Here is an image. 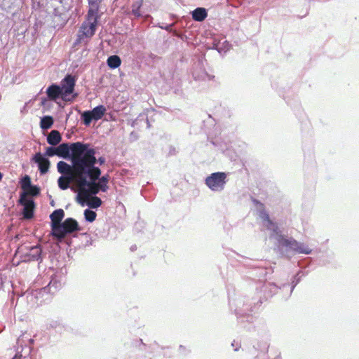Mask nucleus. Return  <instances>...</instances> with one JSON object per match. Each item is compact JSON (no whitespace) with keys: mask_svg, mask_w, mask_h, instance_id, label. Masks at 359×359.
<instances>
[{"mask_svg":"<svg viewBox=\"0 0 359 359\" xmlns=\"http://www.w3.org/2000/svg\"><path fill=\"white\" fill-rule=\"evenodd\" d=\"M88 146L81 142H75L72 144V165L65 161H59L57 168L63 175L57 180L58 187L62 190L69 187L70 183H74L77 187H86L84 177V151Z\"/></svg>","mask_w":359,"mask_h":359,"instance_id":"nucleus-1","label":"nucleus"},{"mask_svg":"<svg viewBox=\"0 0 359 359\" xmlns=\"http://www.w3.org/2000/svg\"><path fill=\"white\" fill-rule=\"evenodd\" d=\"M95 154L93 149H86L84 151V177L91 194H97L100 191L105 192L109 188V176L106 175L100 177L101 170L95 165L97 162Z\"/></svg>","mask_w":359,"mask_h":359,"instance_id":"nucleus-2","label":"nucleus"},{"mask_svg":"<svg viewBox=\"0 0 359 359\" xmlns=\"http://www.w3.org/2000/svg\"><path fill=\"white\" fill-rule=\"evenodd\" d=\"M99 16L87 14L86 21H84L78 32L75 44L81 43L85 39L91 38L95 33Z\"/></svg>","mask_w":359,"mask_h":359,"instance_id":"nucleus-3","label":"nucleus"},{"mask_svg":"<svg viewBox=\"0 0 359 359\" xmlns=\"http://www.w3.org/2000/svg\"><path fill=\"white\" fill-rule=\"evenodd\" d=\"M79 230L80 228L76 220L73 218H67L62 223L59 229H57L55 233H52V234L59 240H62L67 234Z\"/></svg>","mask_w":359,"mask_h":359,"instance_id":"nucleus-4","label":"nucleus"},{"mask_svg":"<svg viewBox=\"0 0 359 359\" xmlns=\"http://www.w3.org/2000/svg\"><path fill=\"white\" fill-rule=\"evenodd\" d=\"M226 178L224 172H215L205 179V184L212 191H221L224 189Z\"/></svg>","mask_w":359,"mask_h":359,"instance_id":"nucleus-5","label":"nucleus"},{"mask_svg":"<svg viewBox=\"0 0 359 359\" xmlns=\"http://www.w3.org/2000/svg\"><path fill=\"white\" fill-rule=\"evenodd\" d=\"M106 112L103 105L95 107L91 111H85L81 114V118L86 126H89L93 120L98 121L102 118Z\"/></svg>","mask_w":359,"mask_h":359,"instance_id":"nucleus-6","label":"nucleus"},{"mask_svg":"<svg viewBox=\"0 0 359 359\" xmlns=\"http://www.w3.org/2000/svg\"><path fill=\"white\" fill-rule=\"evenodd\" d=\"M18 203L23 206V217L27 219H32L34 217L35 209V203L32 198H25V194H20Z\"/></svg>","mask_w":359,"mask_h":359,"instance_id":"nucleus-7","label":"nucleus"},{"mask_svg":"<svg viewBox=\"0 0 359 359\" xmlns=\"http://www.w3.org/2000/svg\"><path fill=\"white\" fill-rule=\"evenodd\" d=\"M279 243L290 250H292L299 253H304L309 254L311 250H309L307 248H305L302 244L298 243L296 240L293 238H285L283 236H280L279 239Z\"/></svg>","mask_w":359,"mask_h":359,"instance_id":"nucleus-8","label":"nucleus"},{"mask_svg":"<svg viewBox=\"0 0 359 359\" xmlns=\"http://www.w3.org/2000/svg\"><path fill=\"white\" fill-rule=\"evenodd\" d=\"M76 80L71 74L67 75L61 81L60 88L62 92V100H69L67 96L74 92Z\"/></svg>","mask_w":359,"mask_h":359,"instance_id":"nucleus-9","label":"nucleus"},{"mask_svg":"<svg viewBox=\"0 0 359 359\" xmlns=\"http://www.w3.org/2000/svg\"><path fill=\"white\" fill-rule=\"evenodd\" d=\"M65 217V212L62 209H57L54 210L50 215V218L52 223V233H55V231L59 229V226L62 224L61 221Z\"/></svg>","mask_w":359,"mask_h":359,"instance_id":"nucleus-10","label":"nucleus"},{"mask_svg":"<svg viewBox=\"0 0 359 359\" xmlns=\"http://www.w3.org/2000/svg\"><path fill=\"white\" fill-rule=\"evenodd\" d=\"M33 161L38 164L39 172L41 175L46 174L50 168V161L48 158H44L41 153H36Z\"/></svg>","mask_w":359,"mask_h":359,"instance_id":"nucleus-11","label":"nucleus"},{"mask_svg":"<svg viewBox=\"0 0 359 359\" xmlns=\"http://www.w3.org/2000/svg\"><path fill=\"white\" fill-rule=\"evenodd\" d=\"M61 90L60 86L56 84L50 85L46 90V94L49 100L55 101L59 98L60 96L62 98V92Z\"/></svg>","mask_w":359,"mask_h":359,"instance_id":"nucleus-12","label":"nucleus"},{"mask_svg":"<svg viewBox=\"0 0 359 359\" xmlns=\"http://www.w3.org/2000/svg\"><path fill=\"white\" fill-rule=\"evenodd\" d=\"M259 217L261 219L266 222V226L268 229L273 230V231L278 234V226L276 223H274L272 220H271L269 215L265 211H261L259 213Z\"/></svg>","mask_w":359,"mask_h":359,"instance_id":"nucleus-13","label":"nucleus"},{"mask_svg":"<svg viewBox=\"0 0 359 359\" xmlns=\"http://www.w3.org/2000/svg\"><path fill=\"white\" fill-rule=\"evenodd\" d=\"M57 148V156L67 158L69 156V151H72V144L69 146L67 143H62Z\"/></svg>","mask_w":359,"mask_h":359,"instance_id":"nucleus-14","label":"nucleus"},{"mask_svg":"<svg viewBox=\"0 0 359 359\" xmlns=\"http://www.w3.org/2000/svg\"><path fill=\"white\" fill-rule=\"evenodd\" d=\"M62 137L60 133L55 130L50 131L47 137V142L49 144L55 146L60 142Z\"/></svg>","mask_w":359,"mask_h":359,"instance_id":"nucleus-15","label":"nucleus"},{"mask_svg":"<svg viewBox=\"0 0 359 359\" xmlns=\"http://www.w3.org/2000/svg\"><path fill=\"white\" fill-rule=\"evenodd\" d=\"M207 15V11L204 8H197L192 12L193 19L198 22L204 20Z\"/></svg>","mask_w":359,"mask_h":359,"instance_id":"nucleus-16","label":"nucleus"},{"mask_svg":"<svg viewBox=\"0 0 359 359\" xmlns=\"http://www.w3.org/2000/svg\"><path fill=\"white\" fill-rule=\"evenodd\" d=\"M88 5H89V9L88 11V14H90V15H98L99 11V7L100 4L101 3V0H87Z\"/></svg>","mask_w":359,"mask_h":359,"instance_id":"nucleus-17","label":"nucleus"},{"mask_svg":"<svg viewBox=\"0 0 359 359\" xmlns=\"http://www.w3.org/2000/svg\"><path fill=\"white\" fill-rule=\"evenodd\" d=\"M107 63L111 69H116L121 65V60L118 55H111L108 57Z\"/></svg>","mask_w":359,"mask_h":359,"instance_id":"nucleus-18","label":"nucleus"},{"mask_svg":"<svg viewBox=\"0 0 359 359\" xmlns=\"http://www.w3.org/2000/svg\"><path fill=\"white\" fill-rule=\"evenodd\" d=\"M143 0H133L132 4L131 13L135 17H140L142 15L140 13V8L142 6Z\"/></svg>","mask_w":359,"mask_h":359,"instance_id":"nucleus-19","label":"nucleus"},{"mask_svg":"<svg viewBox=\"0 0 359 359\" xmlns=\"http://www.w3.org/2000/svg\"><path fill=\"white\" fill-rule=\"evenodd\" d=\"M79 188V191L78 194V197L79 200L83 202L88 201L90 198L89 194H91V192L89 191V188L88 187H82Z\"/></svg>","mask_w":359,"mask_h":359,"instance_id":"nucleus-20","label":"nucleus"},{"mask_svg":"<svg viewBox=\"0 0 359 359\" xmlns=\"http://www.w3.org/2000/svg\"><path fill=\"white\" fill-rule=\"evenodd\" d=\"M53 124V118L52 116H46L41 120L40 126L43 130L49 129Z\"/></svg>","mask_w":359,"mask_h":359,"instance_id":"nucleus-21","label":"nucleus"},{"mask_svg":"<svg viewBox=\"0 0 359 359\" xmlns=\"http://www.w3.org/2000/svg\"><path fill=\"white\" fill-rule=\"evenodd\" d=\"M25 191L22 194H25V198H29L28 196H36L40 194V189L37 186L32 185L27 188Z\"/></svg>","mask_w":359,"mask_h":359,"instance_id":"nucleus-22","label":"nucleus"},{"mask_svg":"<svg viewBox=\"0 0 359 359\" xmlns=\"http://www.w3.org/2000/svg\"><path fill=\"white\" fill-rule=\"evenodd\" d=\"M88 205L91 208H97L102 205V201L97 196H92L88 199Z\"/></svg>","mask_w":359,"mask_h":359,"instance_id":"nucleus-23","label":"nucleus"},{"mask_svg":"<svg viewBox=\"0 0 359 359\" xmlns=\"http://www.w3.org/2000/svg\"><path fill=\"white\" fill-rule=\"evenodd\" d=\"M84 216L87 221L93 222V221L95 220L97 214L95 213V212L87 209L84 211Z\"/></svg>","mask_w":359,"mask_h":359,"instance_id":"nucleus-24","label":"nucleus"},{"mask_svg":"<svg viewBox=\"0 0 359 359\" xmlns=\"http://www.w3.org/2000/svg\"><path fill=\"white\" fill-rule=\"evenodd\" d=\"M30 186H32L31 179L28 175H25L22 180L21 187L23 190H26Z\"/></svg>","mask_w":359,"mask_h":359,"instance_id":"nucleus-25","label":"nucleus"},{"mask_svg":"<svg viewBox=\"0 0 359 359\" xmlns=\"http://www.w3.org/2000/svg\"><path fill=\"white\" fill-rule=\"evenodd\" d=\"M31 251L33 252L32 257L34 259L38 260L41 256V249L38 246H35L32 248Z\"/></svg>","mask_w":359,"mask_h":359,"instance_id":"nucleus-26","label":"nucleus"},{"mask_svg":"<svg viewBox=\"0 0 359 359\" xmlns=\"http://www.w3.org/2000/svg\"><path fill=\"white\" fill-rule=\"evenodd\" d=\"M57 148L56 147H47L46 150L45 155L48 156H57Z\"/></svg>","mask_w":359,"mask_h":359,"instance_id":"nucleus-27","label":"nucleus"},{"mask_svg":"<svg viewBox=\"0 0 359 359\" xmlns=\"http://www.w3.org/2000/svg\"><path fill=\"white\" fill-rule=\"evenodd\" d=\"M97 161L100 163V165L104 164L105 162V158L104 157H100L98 158Z\"/></svg>","mask_w":359,"mask_h":359,"instance_id":"nucleus-28","label":"nucleus"},{"mask_svg":"<svg viewBox=\"0 0 359 359\" xmlns=\"http://www.w3.org/2000/svg\"><path fill=\"white\" fill-rule=\"evenodd\" d=\"M13 359H22V355H18L16 354Z\"/></svg>","mask_w":359,"mask_h":359,"instance_id":"nucleus-29","label":"nucleus"},{"mask_svg":"<svg viewBox=\"0 0 359 359\" xmlns=\"http://www.w3.org/2000/svg\"><path fill=\"white\" fill-rule=\"evenodd\" d=\"M2 177H3V175H2L1 172H0V181L1 180Z\"/></svg>","mask_w":359,"mask_h":359,"instance_id":"nucleus-30","label":"nucleus"}]
</instances>
